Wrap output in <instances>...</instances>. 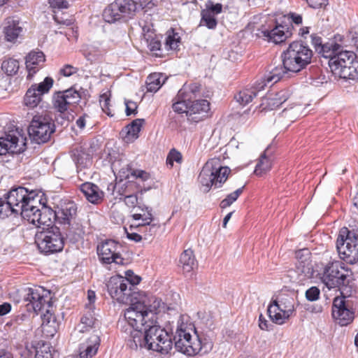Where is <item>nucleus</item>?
Listing matches in <instances>:
<instances>
[{"mask_svg":"<svg viewBox=\"0 0 358 358\" xmlns=\"http://www.w3.org/2000/svg\"><path fill=\"white\" fill-rule=\"evenodd\" d=\"M148 324L143 331L141 329L133 330L131 342L129 347L131 349L145 348L153 351L167 354L172 348V336L163 327L155 324Z\"/></svg>","mask_w":358,"mask_h":358,"instance_id":"f257e3e1","label":"nucleus"},{"mask_svg":"<svg viewBox=\"0 0 358 358\" xmlns=\"http://www.w3.org/2000/svg\"><path fill=\"white\" fill-rule=\"evenodd\" d=\"M24 200L20 213L23 219L36 226L37 229L54 226L52 223L57 218V213L42 203L41 196L35 191H29L27 189V195Z\"/></svg>","mask_w":358,"mask_h":358,"instance_id":"f03ea898","label":"nucleus"},{"mask_svg":"<svg viewBox=\"0 0 358 358\" xmlns=\"http://www.w3.org/2000/svg\"><path fill=\"white\" fill-rule=\"evenodd\" d=\"M320 279L329 289L337 288L343 294L348 292L352 279V271L339 261L326 264L320 273Z\"/></svg>","mask_w":358,"mask_h":358,"instance_id":"7ed1b4c3","label":"nucleus"},{"mask_svg":"<svg viewBox=\"0 0 358 358\" xmlns=\"http://www.w3.org/2000/svg\"><path fill=\"white\" fill-rule=\"evenodd\" d=\"M124 320L120 322L121 331L125 334V339L129 346L131 342V334L133 330L141 329L142 331L149 325L153 324L154 320L150 316L149 313L141 307V303L136 301L131 304L124 313Z\"/></svg>","mask_w":358,"mask_h":358,"instance_id":"20e7f679","label":"nucleus"},{"mask_svg":"<svg viewBox=\"0 0 358 358\" xmlns=\"http://www.w3.org/2000/svg\"><path fill=\"white\" fill-rule=\"evenodd\" d=\"M247 29L257 38L275 44L284 42L292 35V25L282 24L275 20H264L260 25L249 23Z\"/></svg>","mask_w":358,"mask_h":358,"instance_id":"39448f33","label":"nucleus"},{"mask_svg":"<svg viewBox=\"0 0 358 358\" xmlns=\"http://www.w3.org/2000/svg\"><path fill=\"white\" fill-rule=\"evenodd\" d=\"M231 170L221 164L220 158L209 159L203 166L199 181L203 187V192H208L212 186L218 188L227 180Z\"/></svg>","mask_w":358,"mask_h":358,"instance_id":"423d86ee","label":"nucleus"},{"mask_svg":"<svg viewBox=\"0 0 358 358\" xmlns=\"http://www.w3.org/2000/svg\"><path fill=\"white\" fill-rule=\"evenodd\" d=\"M145 4L146 0H115L105 8L103 17L108 23L127 20L132 18Z\"/></svg>","mask_w":358,"mask_h":358,"instance_id":"0eeeda50","label":"nucleus"},{"mask_svg":"<svg viewBox=\"0 0 358 358\" xmlns=\"http://www.w3.org/2000/svg\"><path fill=\"white\" fill-rule=\"evenodd\" d=\"M194 336L195 340L192 341V335L187 330H177L175 337L176 348L188 355L206 353L213 348V343L209 338L198 335L196 331H194Z\"/></svg>","mask_w":358,"mask_h":358,"instance_id":"6e6552de","label":"nucleus"},{"mask_svg":"<svg viewBox=\"0 0 358 358\" xmlns=\"http://www.w3.org/2000/svg\"><path fill=\"white\" fill-rule=\"evenodd\" d=\"M35 243L39 251L45 255L60 252L64 246V238L59 227L52 226L37 229Z\"/></svg>","mask_w":358,"mask_h":358,"instance_id":"1a4fd4ad","label":"nucleus"},{"mask_svg":"<svg viewBox=\"0 0 358 358\" xmlns=\"http://www.w3.org/2000/svg\"><path fill=\"white\" fill-rule=\"evenodd\" d=\"M336 249L338 255L345 262L354 264L358 262V235L346 227L341 229L337 241Z\"/></svg>","mask_w":358,"mask_h":358,"instance_id":"9d476101","label":"nucleus"},{"mask_svg":"<svg viewBox=\"0 0 358 358\" xmlns=\"http://www.w3.org/2000/svg\"><path fill=\"white\" fill-rule=\"evenodd\" d=\"M55 131V122L46 113L34 115L28 128L30 138L38 144L48 142Z\"/></svg>","mask_w":358,"mask_h":358,"instance_id":"9b49d317","label":"nucleus"},{"mask_svg":"<svg viewBox=\"0 0 358 358\" xmlns=\"http://www.w3.org/2000/svg\"><path fill=\"white\" fill-rule=\"evenodd\" d=\"M27 195V188L17 187L11 189L4 196L0 197V220L15 214L20 215L22 201Z\"/></svg>","mask_w":358,"mask_h":358,"instance_id":"f8f14e48","label":"nucleus"},{"mask_svg":"<svg viewBox=\"0 0 358 358\" xmlns=\"http://www.w3.org/2000/svg\"><path fill=\"white\" fill-rule=\"evenodd\" d=\"M106 287L109 295L117 302L128 303L132 301V289L127 280L123 279V276L116 275L110 277Z\"/></svg>","mask_w":358,"mask_h":358,"instance_id":"ddd939ff","label":"nucleus"},{"mask_svg":"<svg viewBox=\"0 0 358 358\" xmlns=\"http://www.w3.org/2000/svg\"><path fill=\"white\" fill-rule=\"evenodd\" d=\"M50 292L42 287H28L25 289L24 300L27 302L28 310H32L38 313L45 308L50 306L49 298Z\"/></svg>","mask_w":358,"mask_h":358,"instance_id":"4468645a","label":"nucleus"},{"mask_svg":"<svg viewBox=\"0 0 358 358\" xmlns=\"http://www.w3.org/2000/svg\"><path fill=\"white\" fill-rule=\"evenodd\" d=\"M121 246L113 240H106L97 245V254L101 262L103 264H124V259L121 257L120 250Z\"/></svg>","mask_w":358,"mask_h":358,"instance_id":"2eb2a0df","label":"nucleus"},{"mask_svg":"<svg viewBox=\"0 0 358 358\" xmlns=\"http://www.w3.org/2000/svg\"><path fill=\"white\" fill-rule=\"evenodd\" d=\"M81 99L80 92L74 87L54 93L52 96V106L61 113L67 111L71 105L77 104Z\"/></svg>","mask_w":358,"mask_h":358,"instance_id":"dca6fc26","label":"nucleus"},{"mask_svg":"<svg viewBox=\"0 0 358 358\" xmlns=\"http://www.w3.org/2000/svg\"><path fill=\"white\" fill-rule=\"evenodd\" d=\"M113 189L119 195L124 196V201L128 207L137 208L138 206L142 203L141 199L138 198V194L142 195L145 190L138 187L136 182H129L127 183L122 192L120 189V185L114 186Z\"/></svg>","mask_w":358,"mask_h":358,"instance_id":"f3484780","label":"nucleus"},{"mask_svg":"<svg viewBox=\"0 0 358 358\" xmlns=\"http://www.w3.org/2000/svg\"><path fill=\"white\" fill-rule=\"evenodd\" d=\"M332 315L341 326H346L352 322L354 313L347 308L345 296H337L334 299Z\"/></svg>","mask_w":358,"mask_h":358,"instance_id":"a211bd4d","label":"nucleus"},{"mask_svg":"<svg viewBox=\"0 0 358 358\" xmlns=\"http://www.w3.org/2000/svg\"><path fill=\"white\" fill-rule=\"evenodd\" d=\"M100 331L94 330L93 334L79 346V358H92L97 353L100 346Z\"/></svg>","mask_w":358,"mask_h":358,"instance_id":"6ab92c4d","label":"nucleus"},{"mask_svg":"<svg viewBox=\"0 0 358 358\" xmlns=\"http://www.w3.org/2000/svg\"><path fill=\"white\" fill-rule=\"evenodd\" d=\"M282 57L285 68L291 72L297 73L308 65L301 57H297L289 47L282 53Z\"/></svg>","mask_w":358,"mask_h":358,"instance_id":"aec40b11","label":"nucleus"},{"mask_svg":"<svg viewBox=\"0 0 358 358\" xmlns=\"http://www.w3.org/2000/svg\"><path fill=\"white\" fill-rule=\"evenodd\" d=\"M289 96L287 90H282L275 94H270L262 99L260 105L262 110H271L282 104Z\"/></svg>","mask_w":358,"mask_h":358,"instance_id":"412c9836","label":"nucleus"},{"mask_svg":"<svg viewBox=\"0 0 358 358\" xmlns=\"http://www.w3.org/2000/svg\"><path fill=\"white\" fill-rule=\"evenodd\" d=\"M45 55L41 52H31L25 58L26 69L28 71L27 79H31L34 75L42 67L45 62Z\"/></svg>","mask_w":358,"mask_h":358,"instance_id":"4be33fe9","label":"nucleus"},{"mask_svg":"<svg viewBox=\"0 0 358 358\" xmlns=\"http://www.w3.org/2000/svg\"><path fill=\"white\" fill-rule=\"evenodd\" d=\"M355 62H358L356 55L352 51H341L336 55V57L328 60V65L333 73H334V68H343V66H349L354 64Z\"/></svg>","mask_w":358,"mask_h":358,"instance_id":"5701e85b","label":"nucleus"},{"mask_svg":"<svg viewBox=\"0 0 358 358\" xmlns=\"http://www.w3.org/2000/svg\"><path fill=\"white\" fill-rule=\"evenodd\" d=\"M288 71L282 64V66H278L273 68L268 73L264 76L263 78L257 82L256 87L259 90H264L266 85L272 86L273 84L278 82Z\"/></svg>","mask_w":358,"mask_h":358,"instance_id":"b1692460","label":"nucleus"},{"mask_svg":"<svg viewBox=\"0 0 358 358\" xmlns=\"http://www.w3.org/2000/svg\"><path fill=\"white\" fill-rule=\"evenodd\" d=\"M189 110V120L198 122L206 116L210 110V103L206 99L195 100L190 102Z\"/></svg>","mask_w":358,"mask_h":358,"instance_id":"393cba45","label":"nucleus"},{"mask_svg":"<svg viewBox=\"0 0 358 358\" xmlns=\"http://www.w3.org/2000/svg\"><path fill=\"white\" fill-rule=\"evenodd\" d=\"M83 57L90 63L100 60L107 52L106 49L103 48L99 43L83 45L80 49Z\"/></svg>","mask_w":358,"mask_h":358,"instance_id":"a878e982","label":"nucleus"},{"mask_svg":"<svg viewBox=\"0 0 358 358\" xmlns=\"http://www.w3.org/2000/svg\"><path fill=\"white\" fill-rule=\"evenodd\" d=\"M22 27L20 24V21L13 18H8L3 27V34L5 39L11 43H15L17 39L22 35Z\"/></svg>","mask_w":358,"mask_h":358,"instance_id":"bb28decb","label":"nucleus"},{"mask_svg":"<svg viewBox=\"0 0 358 358\" xmlns=\"http://www.w3.org/2000/svg\"><path fill=\"white\" fill-rule=\"evenodd\" d=\"M80 189L86 199L92 203H99L103 199V192L97 185L92 182H87L83 183L80 187Z\"/></svg>","mask_w":358,"mask_h":358,"instance_id":"cd10ccee","label":"nucleus"},{"mask_svg":"<svg viewBox=\"0 0 358 358\" xmlns=\"http://www.w3.org/2000/svg\"><path fill=\"white\" fill-rule=\"evenodd\" d=\"M141 303V307L149 313V316L154 320L155 313L160 307L162 301L155 296L145 294L138 301Z\"/></svg>","mask_w":358,"mask_h":358,"instance_id":"c85d7f7f","label":"nucleus"},{"mask_svg":"<svg viewBox=\"0 0 358 358\" xmlns=\"http://www.w3.org/2000/svg\"><path fill=\"white\" fill-rule=\"evenodd\" d=\"M289 47L297 57H301L306 63L309 64L311 62L313 51L306 44L302 41H294L289 44Z\"/></svg>","mask_w":358,"mask_h":358,"instance_id":"c756f323","label":"nucleus"},{"mask_svg":"<svg viewBox=\"0 0 358 358\" xmlns=\"http://www.w3.org/2000/svg\"><path fill=\"white\" fill-rule=\"evenodd\" d=\"M136 209L139 210V212L134 213L131 217L134 220L141 221V222L136 225L137 227L150 224L153 221L152 209L150 207L142 203L138 206Z\"/></svg>","mask_w":358,"mask_h":358,"instance_id":"7c9ffc66","label":"nucleus"},{"mask_svg":"<svg viewBox=\"0 0 358 358\" xmlns=\"http://www.w3.org/2000/svg\"><path fill=\"white\" fill-rule=\"evenodd\" d=\"M334 68L335 76H338L345 80H355L358 78V62H355L354 64L349 66H343V68Z\"/></svg>","mask_w":358,"mask_h":358,"instance_id":"2f4dec72","label":"nucleus"},{"mask_svg":"<svg viewBox=\"0 0 358 358\" xmlns=\"http://www.w3.org/2000/svg\"><path fill=\"white\" fill-rule=\"evenodd\" d=\"M77 208L73 202L62 206L57 213V218L62 224H70L71 220L76 215Z\"/></svg>","mask_w":358,"mask_h":358,"instance_id":"473e14b6","label":"nucleus"},{"mask_svg":"<svg viewBox=\"0 0 358 358\" xmlns=\"http://www.w3.org/2000/svg\"><path fill=\"white\" fill-rule=\"evenodd\" d=\"M99 326V321L94 317V314L88 311L80 319V323L78 325L76 330L78 332L88 331L92 328H96Z\"/></svg>","mask_w":358,"mask_h":358,"instance_id":"72a5a7b5","label":"nucleus"},{"mask_svg":"<svg viewBox=\"0 0 358 358\" xmlns=\"http://www.w3.org/2000/svg\"><path fill=\"white\" fill-rule=\"evenodd\" d=\"M296 271L299 275L302 276L301 280L314 278L315 271L309 257L299 260L296 264Z\"/></svg>","mask_w":358,"mask_h":358,"instance_id":"f704fd0d","label":"nucleus"},{"mask_svg":"<svg viewBox=\"0 0 358 358\" xmlns=\"http://www.w3.org/2000/svg\"><path fill=\"white\" fill-rule=\"evenodd\" d=\"M271 301H276L280 310L287 315L291 316L295 310L294 299L290 296L280 294L278 298L273 299Z\"/></svg>","mask_w":358,"mask_h":358,"instance_id":"c9c22d12","label":"nucleus"},{"mask_svg":"<svg viewBox=\"0 0 358 358\" xmlns=\"http://www.w3.org/2000/svg\"><path fill=\"white\" fill-rule=\"evenodd\" d=\"M267 311L271 320L277 324H283L290 317L280 310L276 301L270 303Z\"/></svg>","mask_w":358,"mask_h":358,"instance_id":"e433bc0d","label":"nucleus"},{"mask_svg":"<svg viewBox=\"0 0 358 358\" xmlns=\"http://www.w3.org/2000/svg\"><path fill=\"white\" fill-rule=\"evenodd\" d=\"M180 265L184 273L191 272L196 266V259L192 250H185L180 257Z\"/></svg>","mask_w":358,"mask_h":358,"instance_id":"4c0bfd02","label":"nucleus"},{"mask_svg":"<svg viewBox=\"0 0 358 358\" xmlns=\"http://www.w3.org/2000/svg\"><path fill=\"white\" fill-rule=\"evenodd\" d=\"M201 85L199 83H194L185 84L178 91L180 96L188 99L190 102L192 99L201 95Z\"/></svg>","mask_w":358,"mask_h":358,"instance_id":"58836bf2","label":"nucleus"},{"mask_svg":"<svg viewBox=\"0 0 358 358\" xmlns=\"http://www.w3.org/2000/svg\"><path fill=\"white\" fill-rule=\"evenodd\" d=\"M256 86L257 83L252 88H246L241 90L235 95L234 99L239 104L243 106L247 105L257 96V92L262 90L257 88Z\"/></svg>","mask_w":358,"mask_h":358,"instance_id":"ea45409f","label":"nucleus"},{"mask_svg":"<svg viewBox=\"0 0 358 358\" xmlns=\"http://www.w3.org/2000/svg\"><path fill=\"white\" fill-rule=\"evenodd\" d=\"M341 51H343L342 46L334 41H331L324 43L323 46L320 47L318 53L322 57L331 60V58L336 57Z\"/></svg>","mask_w":358,"mask_h":358,"instance_id":"a19ab883","label":"nucleus"},{"mask_svg":"<svg viewBox=\"0 0 358 358\" xmlns=\"http://www.w3.org/2000/svg\"><path fill=\"white\" fill-rule=\"evenodd\" d=\"M1 68L8 76H13L17 73L20 69V62L13 57H5Z\"/></svg>","mask_w":358,"mask_h":358,"instance_id":"79ce46f5","label":"nucleus"},{"mask_svg":"<svg viewBox=\"0 0 358 358\" xmlns=\"http://www.w3.org/2000/svg\"><path fill=\"white\" fill-rule=\"evenodd\" d=\"M165 78L160 73L150 74L146 79L147 90L150 92H156L164 84Z\"/></svg>","mask_w":358,"mask_h":358,"instance_id":"37998d69","label":"nucleus"},{"mask_svg":"<svg viewBox=\"0 0 358 358\" xmlns=\"http://www.w3.org/2000/svg\"><path fill=\"white\" fill-rule=\"evenodd\" d=\"M175 99L176 101L172 106L173 110L178 114L185 113L189 117V109L190 106V101L189 99H185L183 96H180L179 92H178Z\"/></svg>","mask_w":358,"mask_h":358,"instance_id":"c03bdc74","label":"nucleus"},{"mask_svg":"<svg viewBox=\"0 0 358 358\" xmlns=\"http://www.w3.org/2000/svg\"><path fill=\"white\" fill-rule=\"evenodd\" d=\"M267 150L268 148L261 155L259 160L255 166V173L257 176H262L271 168V159L266 156Z\"/></svg>","mask_w":358,"mask_h":358,"instance_id":"a18cd8bd","label":"nucleus"},{"mask_svg":"<svg viewBox=\"0 0 358 358\" xmlns=\"http://www.w3.org/2000/svg\"><path fill=\"white\" fill-rule=\"evenodd\" d=\"M201 20L199 26H205L209 29H215L217 25L215 15L210 13L208 10L203 9L201 11Z\"/></svg>","mask_w":358,"mask_h":358,"instance_id":"49530a36","label":"nucleus"},{"mask_svg":"<svg viewBox=\"0 0 358 358\" xmlns=\"http://www.w3.org/2000/svg\"><path fill=\"white\" fill-rule=\"evenodd\" d=\"M144 122V119H136L131 124L126 127L127 136L129 140H135L138 137L141 127Z\"/></svg>","mask_w":358,"mask_h":358,"instance_id":"de8ad7c7","label":"nucleus"},{"mask_svg":"<svg viewBox=\"0 0 358 358\" xmlns=\"http://www.w3.org/2000/svg\"><path fill=\"white\" fill-rule=\"evenodd\" d=\"M42 96L31 86L26 92L24 101L27 106L34 108L41 102Z\"/></svg>","mask_w":358,"mask_h":358,"instance_id":"09e8293b","label":"nucleus"},{"mask_svg":"<svg viewBox=\"0 0 358 358\" xmlns=\"http://www.w3.org/2000/svg\"><path fill=\"white\" fill-rule=\"evenodd\" d=\"M54 80L51 77H46L43 82L38 84H34L31 86L38 92V94L43 96L49 92L50 90L52 87Z\"/></svg>","mask_w":358,"mask_h":358,"instance_id":"8fccbe9b","label":"nucleus"},{"mask_svg":"<svg viewBox=\"0 0 358 358\" xmlns=\"http://www.w3.org/2000/svg\"><path fill=\"white\" fill-rule=\"evenodd\" d=\"M122 170H124L122 169ZM123 175L122 177H124L126 179H130L131 178L135 179H141V181H145L150 178L149 173L142 170H132L131 169L127 168V173L124 171H122Z\"/></svg>","mask_w":358,"mask_h":358,"instance_id":"3c124183","label":"nucleus"},{"mask_svg":"<svg viewBox=\"0 0 358 358\" xmlns=\"http://www.w3.org/2000/svg\"><path fill=\"white\" fill-rule=\"evenodd\" d=\"M180 44V37L178 33L169 34L165 41V48L168 50H176Z\"/></svg>","mask_w":358,"mask_h":358,"instance_id":"603ef678","label":"nucleus"},{"mask_svg":"<svg viewBox=\"0 0 358 358\" xmlns=\"http://www.w3.org/2000/svg\"><path fill=\"white\" fill-rule=\"evenodd\" d=\"M73 160L77 167L78 171L83 168H86L91 165L92 160L89 156L85 153H80L78 155H74Z\"/></svg>","mask_w":358,"mask_h":358,"instance_id":"864d4df0","label":"nucleus"},{"mask_svg":"<svg viewBox=\"0 0 358 358\" xmlns=\"http://www.w3.org/2000/svg\"><path fill=\"white\" fill-rule=\"evenodd\" d=\"M244 187L245 186L243 185V187L237 189L234 192L228 194L227 197L221 201L220 207L222 208H226L230 206L234 201L237 200L238 196L242 194Z\"/></svg>","mask_w":358,"mask_h":358,"instance_id":"5fc2aeb1","label":"nucleus"},{"mask_svg":"<svg viewBox=\"0 0 358 358\" xmlns=\"http://www.w3.org/2000/svg\"><path fill=\"white\" fill-rule=\"evenodd\" d=\"M174 162H177L179 164L181 163L182 155L176 149H172L171 150L166 157V164L167 166H170V168H172Z\"/></svg>","mask_w":358,"mask_h":358,"instance_id":"6e6d98bb","label":"nucleus"},{"mask_svg":"<svg viewBox=\"0 0 358 358\" xmlns=\"http://www.w3.org/2000/svg\"><path fill=\"white\" fill-rule=\"evenodd\" d=\"M27 358H50V355L48 352H43L41 349L32 347L28 350Z\"/></svg>","mask_w":358,"mask_h":358,"instance_id":"4d7b16f0","label":"nucleus"},{"mask_svg":"<svg viewBox=\"0 0 358 358\" xmlns=\"http://www.w3.org/2000/svg\"><path fill=\"white\" fill-rule=\"evenodd\" d=\"M320 294V291L317 287H311L306 292V298L309 301H317Z\"/></svg>","mask_w":358,"mask_h":358,"instance_id":"13d9d810","label":"nucleus"},{"mask_svg":"<svg viewBox=\"0 0 358 358\" xmlns=\"http://www.w3.org/2000/svg\"><path fill=\"white\" fill-rule=\"evenodd\" d=\"M205 10H208L210 13H213L214 15L220 14L222 11V5L221 3L214 4L212 1H208L206 3Z\"/></svg>","mask_w":358,"mask_h":358,"instance_id":"bf43d9fd","label":"nucleus"},{"mask_svg":"<svg viewBox=\"0 0 358 358\" xmlns=\"http://www.w3.org/2000/svg\"><path fill=\"white\" fill-rule=\"evenodd\" d=\"M100 104L103 111L106 113L108 116H113L110 109V99L103 94L101 96Z\"/></svg>","mask_w":358,"mask_h":358,"instance_id":"052dcab7","label":"nucleus"},{"mask_svg":"<svg viewBox=\"0 0 358 358\" xmlns=\"http://www.w3.org/2000/svg\"><path fill=\"white\" fill-rule=\"evenodd\" d=\"M48 3L52 8L57 9L67 8L69 6L67 0H48Z\"/></svg>","mask_w":358,"mask_h":358,"instance_id":"680f3d73","label":"nucleus"},{"mask_svg":"<svg viewBox=\"0 0 358 358\" xmlns=\"http://www.w3.org/2000/svg\"><path fill=\"white\" fill-rule=\"evenodd\" d=\"M139 227L145 228V236H152L156 233L159 228V226L157 224H152V222L150 224L141 225Z\"/></svg>","mask_w":358,"mask_h":358,"instance_id":"e2e57ef3","label":"nucleus"},{"mask_svg":"<svg viewBox=\"0 0 358 358\" xmlns=\"http://www.w3.org/2000/svg\"><path fill=\"white\" fill-rule=\"evenodd\" d=\"M78 71V69L70 64H66L62 69H60V73L66 77L71 76Z\"/></svg>","mask_w":358,"mask_h":358,"instance_id":"0e129e2a","label":"nucleus"},{"mask_svg":"<svg viewBox=\"0 0 358 358\" xmlns=\"http://www.w3.org/2000/svg\"><path fill=\"white\" fill-rule=\"evenodd\" d=\"M310 7L314 9L321 8L328 3V0H306Z\"/></svg>","mask_w":358,"mask_h":358,"instance_id":"69168bd1","label":"nucleus"},{"mask_svg":"<svg viewBox=\"0 0 358 358\" xmlns=\"http://www.w3.org/2000/svg\"><path fill=\"white\" fill-rule=\"evenodd\" d=\"M259 327L262 330L269 331L271 329L272 324L261 314L259 317Z\"/></svg>","mask_w":358,"mask_h":358,"instance_id":"338daca9","label":"nucleus"},{"mask_svg":"<svg viewBox=\"0 0 358 358\" xmlns=\"http://www.w3.org/2000/svg\"><path fill=\"white\" fill-rule=\"evenodd\" d=\"M126 105V114L127 116L135 114L136 113L137 106L136 103L131 101H127Z\"/></svg>","mask_w":358,"mask_h":358,"instance_id":"774afa93","label":"nucleus"}]
</instances>
